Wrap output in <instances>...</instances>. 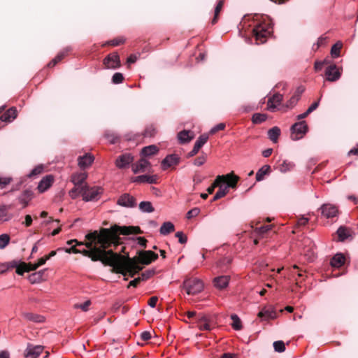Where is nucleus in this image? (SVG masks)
<instances>
[{
	"label": "nucleus",
	"mask_w": 358,
	"mask_h": 358,
	"mask_svg": "<svg viewBox=\"0 0 358 358\" xmlns=\"http://www.w3.org/2000/svg\"><path fill=\"white\" fill-rule=\"evenodd\" d=\"M137 229L133 227L114 225L110 229L103 228L99 232L94 231L88 233L85 235V238L88 241H92V243L96 242L99 244L98 249H103V264L114 267L117 272L124 275L129 273L131 277H133L143 268L129 258L125 259L124 257L113 252L111 250H106V249L116 241L118 234L129 235L136 232Z\"/></svg>",
	"instance_id": "obj_1"
},
{
	"label": "nucleus",
	"mask_w": 358,
	"mask_h": 358,
	"mask_svg": "<svg viewBox=\"0 0 358 358\" xmlns=\"http://www.w3.org/2000/svg\"><path fill=\"white\" fill-rule=\"evenodd\" d=\"M94 157L90 153H86L83 156H80L78 158V164L82 169L89 167L94 162Z\"/></svg>",
	"instance_id": "obj_17"
},
{
	"label": "nucleus",
	"mask_w": 358,
	"mask_h": 358,
	"mask_svg": "<svg viewBox=\"0 0 358 358\" xmlns=\"http://www.w3.org/2000/svg\"><path fill=\"white\" fill-rule=\"evenodd\" d=\"M193 138L190 131L183 130L178 134V139L181 144L189 143Z\"/></svg>",
	"instance_id": "obj_31"
},
{
	"label": "nucleus",
	"mask_w": 358,
	"mask_h": 358,
	"mask_svg": "<svg viewBox=\"0 0 358 358\" xmlns=\"http://www.w3.org/2000/svg\"><path fill=\"white\" fill-rule=\"evenodd\" d=\"M134 160V155L127 152L119 155L115 159V164L119 169H125L132 164Z\"/></svg>",
	"instance_id": "obj_7"
},
{
	"label": "nucleus",
	"mask_w": 358,
	"mask_h": 358,
	"mask_svg": "<svg viewBox=\"0 0 358 358\" xmlns=\"http://www.w3.org/2000/svg\"><path fill=\"white\" fill-rule=\"evenodd\" d=\"M175 230L174 224L171 222H165L160 227L159 232L162 235H167Z\"/></svg>",
	"instance_id": "obj_36"
},
{
	"label": "nucleus",
	"mask_w": 358,
	"mask_h": 358,
	"mask_svg": "<svg viewBox=\"0 0 358 358\" xmlns=\"http://www.w3.org/2000/svg\"><path fill=\"white\" fill-rule=\"evenodd\" d=\"M200 213V209L199 208H194L191 210H189L187 214L186 217L187 219H191L196 215H198Z\"/></svg>",
	"instance_id": "obj_55"
},
{
	"label": "nucleus",
	"mask_w": 358,
	"mask_h": 358,
	"mask_svg": "<svg viewBox=\"0 0 358 358\" xmlns=\"http://www.w3.org/2000/svg\"><path fill=\"white\" fill-rule=\"evenodd\" d=\"M141 338L144 341H148L151 338V334L148 331H143L141 334Z\"/></svg>",
	"instance_id": "obj_62"
},
{
	"label": "nucleus",
	"mask_w": 358,
	"mask_h": 358,
	"mask_svg": "<svg viewBox=\"0 0 358 358\" xmlns=\"http://www.w3.org/2000/svg\"><path fill=\"white\" fill-rule=\"evenodd\" d=\"M150 165V164L147 159L141 158L135 164H132L131 170L134 173L136 174L139 172L145 171L147 167Z\"/></svg>",
	"instance_id": "obj_19"
},
{
	"label": "nucleus",
	"mask_w": 358,
	"mask_h": 358,
	"mask_svg": "<svg viewBox=\"0 0 358 358\" xmlns=\"http://www.w3.org/2000/svg\"><path fill=\"white\" fill-rule=\"evenodd\" d=\"M321 213L327 218L334 217L338 215V208L330 203H324L320 207Z\"/></svg>",
	"instance_id": "obj_13"
},
{
	"label": "nucleus",
	"mask_w": 358,
	"mask_h": 358,
	"mask_svg": "<svg viewBox=\"0 0 358 358\" xmlns=\"http://www.w3.org/2000/svg\"><path fill=\"white\" fill-rule=\"evenodd\" d=\"M267 119V115L264 113H255L252 117V122L253 124H261L266 121Z\"/></svg>",
	"instance_id": "obj_43"
},
{
	"label": "nucleus",
	"mask_w": 358,
	"mask_h": 358,
	"mask_svg": "<svg viewBox=\"0 0 358 358\" xmlns=\"http://www.w3.org/2000/svg\"><path fill=\"white\" fill-rule=\"evenodd\" d=\"M336 234L338 237V241L341 242L346 240L349 236L350 234L348 233L347 229L345 227L341 226L336 231Z\"/></svg>",
	"instance_id": "obj_40"
},
{
	"label": "nucleus",
	"mask_w": 358,
	"mask_h": 358,
	"mask_svg": "<svg viewBox=\"0 0 358 358\" xmlns=\"http://www.w3.org/2000/svg\"><path fill=\"white\" fill-rule=\"evenodd\" d=\"M208 136L207 135H201L196 141L193 149L188 153V157L194 156L199 152V149L207 142Z\"/></svg>",
	"instance_id": "obj_18"
},
{
	"label": "nucleus",
	"mask_w": 358,
	"mask_h": 358,
	"mask_svg": "<svg viewBox=\"0 0 358 358\" xmlns=\"http://www.w3.org/2000/svg\"><path fill=\"white\" fill-rule=\"evenodd\" d=\"M299 100V97H296V96H292L290 98V99L288 101V102L287 103V106L292 108L293 106H294L296 104V103L298 102Z\"/></svg>",
	"instance_id": "obj_59"
},
{
	"label": "nucleus",
	"mask_w": 358,
	"mask_h": 358,
	"mask_svg": "<svg viewBox=\"0 0 358 358\" xmlns=\"http://www.w3.org/2000/svg\"><path fill=\"white\" fill-rule=\"evenodd\" d=\"M33 196V192L30 189H25L22 192V193L19 196L18 201L20 203L22 204V208H25L27 206L29 202L31 200Z\"/></svg>",
	"instance_id": "obj_25"
},
{
	"label": "nucleus",
	"mask_w": 358,
	"mask_h": 358,
	"mask_svg": "<svg viewBox=\"0 0 358 358\" xmlns=\"http://www.w3.org/2000/svg\"><path fill=\"white\" fill-rule=\"evenodd\" d=\"M176 237L178 238V242L180 244H185L187 241V236L183 234L182 231H177L176 234Z\"/></svg>",
	"instance_id": "obj_57"
},
{
	"label": "nucleus",
	"mask_w": 358,
	"mask_h": 358,
	"mask_svg": "<svg viewBox=\"0 0 358 358\" xmlns=\"http://www.w3.org/2000/svg\"><path fill=\"white\" fill-rule=\"evenodd\" d=\"M10 237L6 234L0 235V249L5 248L9 243Z\"/></svg>",
	"instance_id": "obj_50"
},
{
	"label": "nucleus",
	"mask_w": 358,
	"mask_h": 358,
	"mask_svg": "<svg viewBox=\"0 0 358 358\" xmlns=\"http://www.w3.org/2000/svg\"><path fill=\"white\" fill-rule=\"evenodd\" d=\"M54 178L52 175H47L43 177L38 182L37 189L39 192L43 193L48 190L53 182Z\"/></svg>",
	"instance_id": "obj_15"
},
{
	"label": "nucleus",
	"mask_w": 358,
	"mask_h": 358,
	"mask_svg": "<svg viewBox=\"0 0 358 358\" xmlns=\"http://www.w3.org/2000/svg\"><path fill=\"white\" fill-rule=\"evenodd\" d=\"M22 315L25 320L35 323H42L45 321V317L43 315L38 314L24 312L22 313Z\"/></svg>",
	"instance_id": "obj_26"
},
{
	"label": "nucleus",
	"mask_w": 358,
	"mask_h": 358,
	"mask_svg": "<svg viewBox=\"0 0 358 358\" xmlns=\"http://www.w3.org/2000/svg\"><path fill=\"white\" fill-rule=\"evenodd\" d=\"M293 166H294L293 163L287 162V161H283V162L281 164H280L278 169L281 173H286V172L290 171Z\"/></svg>",
	"instance_id": "obj_48"
},
{
	"label": "nucleus",
	"mask_w": 358,
	"mask_h": 358,
	"mask_svg": "<svg viewBox=\"0 0 358 358\" xmlns=\"http://www.w3.org/2000/svg\"><path fill=\"white\" fill-rule=\"evenodd\" d=\"M136 241H137V243L139 245H141L143 248L146 247L147 240L145 238L139 236V237L136 238Z\"/></svg>",
	"instance_id": "obj_63"
},
{
	"label": "nucleus",
	"mask_w": 358,
	"mask_h": 358,
	"mask_svg": "<svg viewBox=\"0 0 358 358\" xmlns=\"http://www.w3.org/2000/svg\"><path fill=\"white\" fill-rule=\"evenodd\" d=\"M71 48L70 47H66L62 51L59 52L57 56L52 59L48 64V67L55 66L59 62H60L66 55L71 51Z\"/></svg>",
	"instance_id": "obj_29"
},
{
	"label": "nucleus",
	"mask_w": 358,
	"mask_h": 358,
	"mask_svg": "<svg viewBox=\"0 0 358 358\" xmlns=\"http://www.w3.org/2000/svg\"><path fill=\"white\" fill-rule=\"evenodd\" d=\"M228 190L227 187L222 185L220 186L219 190L216 192V194L213 197L211 202L218 200L219 199L224 196L227 194Z\"/></svg>",
	"instance_id": "obj_46"
},
{
	"label": "nucleus",
	"mask_w": 358,
	"mask_h": 358,
	"mask_svg": "<svg viewBox=\"0 0 358 358\" xmlns=\"http://www.w3.org/2000/svg\"><path fill=\"white\" fill-rule=\"evenodd\" d=\"M159 151L158 148L155 145H150L144 147L141 152V154L144 157H149L155 155Z\"/></svg>",
	"instance_id": "obj_35"
},
{
	"label": "nucleus",
	"mask_w": 358,
	"mask_h": 358,
	"mask_svg": "<svg viewBox=\"0 0 358 358\" xmlns=\"http://www.w3.org/2000/svg\"><path fill=\"white\" fill-rule=\"evenodd\" d=\"M139 210L142 213H150L155 210L154 207L152 206L151 202L150 201H141L139 203Z\"/></svg>",
	"instance_id": "obj_38"
},
{
	"label": "nucleus",
	"mask_w": 358,
	"mask_h": 358,
	"mask_svg": "<svg viewBox=\"0 0 358 358\" xmlns=\"http://www.w3.org/2000/svg\"><path fill=\"white\" fill-rule=\"evenodd\" d=\"M282 101V95L276 93L273 94L271 97H270L268 100L267 106L268 109L273 110L276 108L277 106L280 105L281 103V101Z\"/></svg>",
	"instance_id": "obj_24"
},
{
	"label": "nucleus",
	"mask_w": 358,
	"mask_h": 358,
	"mask_svg": "<svg viewBox=\"0 0 358 358\" xmlns=\"http://www.w3.org/2000/svg\"><path fill=\"white\" fill-rule=\"evenodd\" d=\"M196 325L201 331H210L211 326L208 322V320L206 316L201 315L197 318Z\"/></svg>",
	"instance_id": "obj_28"
},
{
	"label": "nucleus",
	"mask_w": 358,
	"mask_h": 358,
	"mask_svg": "<svg viewBox=\"0 0 358 358\" xmlns=\"http://www.w3.org/2000/svg\"><path fill=\"white\" fill-rule=\"evenodd\" d=\"M280 129L278 127H273L268 129V138L273 143H276L280 135Z\"/></svg>",
	"instance_id": "obj_34"
},
{
	"label": "nucleus",
	"mask_w": 358,
	"mask_h": 358,
	"mask_svg": "<svg viewBox=\"0 0 358 358\" xmlns=\"http://www.w3.org/2000/svg\"><path fill=\"white\" fill-rule=\"evenodd\" d=\"M131 181L135 183L156 184L157 176L141 175L131 178Z\"/></svg>",
	"instance_id": "obj_16"
},
{
	"label": "nucleus",
	"mask_w": 358,
	"mask_h": 358,
	"mask_svg": "<svg viewBox=\"0 0 358 358\" xmlns=\"http://www.w3.org/2000/svg\"><path fill=\"white\" fill-rule=\"evenodd\" d=\"M273 345L275 351L277 352H282L285 350V343L282 341H275Z\"/></svg>",
	"instance_id": "obj_51"
},
{
	"label": "nucleus",
	"mask_w": 358,
	"mask_h": 358,
	"mask_svg": "<svg viewBox=\"0 0 358 358\" xmlns=\"http://www.w3.org/2000/svg\"><path fill=\"white\" fill-rule=\"evenodd\" d=\"M45 271L46 269H42L37 272L32 273L28 277L29 281L31 284L39 283L45 280Z\"/></svg>",
	"instance_id": "obj_20"
},
{
	"label": "nucleus",
	"mask_w": 358,
	"mask_h": 358,
	"mask_svg": "<svg viewBox=\"0 0 358 358\" xmlns=\"http://www.w3.org/2000/svg\"><path fill=\"white\" fill-rule=\"evenodd\" d=\"M345 263V257L342 253L336 254L331 259L330 264L332 267L340 268Z\"/></svg>",
	"instance_id": "obj_30"
},
{
	"label": "nucleus",
	"mask_w": 358,
	"mask_h": 358,
	"mask_svg": "<svg viewBox=\"0 0 358 358\" xmlns=\"http://www.w3.org/2000/svg\"><path fill=\"white\" fill-rule=\"evenodd\" d=\"M155 273H156L155 268H150V269H148V270L145 271L144 272H143L141 274L140 278H141V281H145V280H148L149 278H150L152 276H153Z\"/></svg>",
	"instance_id": "obj_47"
},
{
	"label": "nucleus",
	"mask_w": 358,
	"mask_h": 358,
	"mask_svg": "<svg viewBox=\"0 0 358 358\" xmlns=\"http://www.w3.org/2000/svg\"><path fill=\"white\" fill-rule=\"evenodd\" d=\"M103 64L106 69H118L120 66V59L119 55L117 52L109 54L104 58Z\"/></svg>",
	"instance_id": "obj_8"
},
{
	"label": "nucleus",
	"mask_w": 358,
	"mask_h": 358,
	"mask_svg": "<svg viewBox=\"0 0 358 358\" xmlns=\"http://www.w3.org/2000/svg\"><path fill=\"white\" fill-rule=\"evenodd\" d=\"M224 182L227 180V182L224 185L225 187H227V189L228 190L229 188H236V184L238 181L239 180V177L238 176H236L234 174L233 172L228 173L227 175H224Z\"/></svg>",
	"instance_id": "obj_23"
},
{
	"label": "nucleus",
	"mask_w": 358,
	"mask_h": 358,
	"mask_svg": "<svg viewBox=\"0 0 358 358\" xmlns=\"http://www.w3.org/2000/svg\"><path fill=\"white\" fill-rule=\"evenodd\" d=\"M43 346L41 345H34L28 343L24 350L25 358H38L43 351Z\"/></svg>",
	"instance_id": "obj_11"
},
{
	"label": "nucleus",
	"mask_w": 358,
	"mask_h": 358,
	"mask_svg": "<svg viewBox=\"0 0 358 358\" xmlns=\"http://www.w3.org/2000/svg\"><path fill=\"white\" fill-rule=\"evenodd\" d=\"M231 319L232 320L231 326L234 328V329L238 331L241 330L242 328L241 321L238 316L236 314H232L231 315Z\"/></svg>",
	"instance_id": "obj_44"
},
{
	"label": "nucleus",
	"mask_w": 358,
	"mask_h": 358,
	"mask_svg": "<svg viewBox=\"0 0 358 358\" xmlns=\"http://www.w3.org/2000/svg\"><path fill=\"white\" fill-rule=\"evenodd\" d=\"M47 261H48V258H45V257H44L39 259L37 263L24 264V266L26 267L25 271L27 272H29L31 271H35L39 266L45 264Z\"/></svg>",
	"instance_id": "obj_32"
},
{
	"label": "nucleus",
	"mask_w": 358,
	"mask_h": 358,
	"mask_svg": "<svg viewBox=\"0 0 358 358\" xmlns=\"http://www.w3.org/2000/svg\"><path fill=\"white\" fill-rule=\"evenodd\" d=\"M123 80V74L120 72L115 73L112 77V83L115 85L122 83Z\"/></svg>",
	"instance_id": "obj_52"
},
{
	"label": "nucleus",
	"mask_w": 358,
	"mask_h": 358,
	"mask_svg": "<svg viewBox=\"0 0 358 358\" xmlns=\"http://www.w3.org/2000/svg\"><path fill=\"white\" fill-rule=\"evenodd\" d=\"M90 304H91L90 301L87 300V301H85L83 303H81V304L76 303V304H75L74 305V308H76V309L80 308L82 310L86 312V311L88 310L89 306H90Z\"/></svg>",
	"instance_id": "obj_53"
},
{
	"label": "nucleus",
	"mask_w": 358,
	"mask_h": 358,
	"mask_svg": "<svg viewBox=\"0 0 358 358\" xmlns=\"http://www.w3.org/2000/svg\"><path fill=\"white\" fill-rule=\"evenodd\" d=\"M253 36L257 44L264 43L271 33V28L266 23H258L252 29Z\"/></svg>",
	"instance_id": "obj_4"
},
{
	"label": "nucleus",
	"mask_w": 358,
	"mask_h": 358,
	"mask_svg": "<svg viewBox=\"0 0 358 358\" xmlns=\"http://www.w3.org/2000/svg\"><path fill=\"white\" fill-rule=\"evenodd\" d=\"M117 204L128 208H135L137 205L136 199L128 193L122 194L118 198Z\"/></svg>",
	"instance_id": "obj_9"
},
{
	"label": "nucleus",
	"mask_w": 358,
	"mask_h": 358,
	"mask_svg": "<svg viewBox=\"0 0 358 358\" xmlns=\"http://www.w3.org/2000/svg\"><path fill=\"white\" fill-rule=\"evenodd\" d=\"M342 74V68H338L335 64H331L325 69V76L327 80L329 82H336L338 80Z\"/></svg>",
	"instance_id": "obj_6"
},
{
	"label": "nucleus",
	"mask_w": 358,
	"mask_h": 358,
	"mask_svg": "<svg viewBox=\"0 0 358 358\" xmlns=\"http://www.w3.org/2000/svg\"><path fill=\"white\" fill-rule=\"evenodd\" d=\"M224 0H220L217 2V3L215 8L214 17L213 18V20L211 21V23L213 24H215L217 22V16L224 6Z\"/></svg>",
	"instance_id": "obj_45"
},
{
	"label": "nucleus",
	"mask_w": 358,
	"mask_h": 358,
	"mask_svg": "<svg viewBox=\"0 0 358 358\" xmlns=\"http://www.w3.org/2000/svg\"><path fill=\"white\" fill-rule=\"evenodd\" d=\"M188 295H195L203 289V283L199 278H186L182 285Z\"/></svg>",
	"instance_id": "obj_3"
},
{
	"label": "nucleus",
	"mask_w": 358,
	"mask_h": 358,
	"mask_svg": "<svg viewBox=\"0 0 358 358\" xmlns=\"http://www.w3.org/2000/svg\"><path fill=\"white\" fill-rule=\"evenodd\" d=\"M275 313L268 309H262L259 313L258 317L262 320H267L268 319L275 317Z\"/></svg>",
	"instance_id": "obj_39"
},
{
	"label": "nucleus",
	"mask_w": 358,
	"mask_h": 358,
	"mask_svg": "<svg viewBox=\"0 0 358 358\" xmlns=\"http://www.w3.org/2000/svg\"><path fill=\"white\" fill-rule=\"evenodd\" d=\"M85 187L84 186H75L73 189H71L69 194L71 199H75L79 195H82L83 196V192H85Z\"/></svg>",
	"instance_id": "obj_37"
},
{
	"label": "nucleus",
	"mask_w": 358,
	"mask_h": 358,
	"mask_svg": "<svg viewBox=\"0 0 358 358\" xmlns=\"http://www.w3.org/2000/svg\"><path fill=\"white\" fill-rule=\"evenodd\" d=\"M221 183H224V176H218L211 186L208 187L207 192L208 194H212L216 187L219 186Z\"/></svg>",
	"instance_id": "obj_42"
},
{
	"label": "nucleus",
	"mask_w": 358,
	"mask_h": 358,
	"mask_svg": "<svg viewBox=\"0 0 358 358\" xmlns=\"http://www.w3.org/2000/svg\"><path fill=\"white\" fill-rule=\"evenodd\" d=\"M271 166L269 165H264L256 173V180L259 182L264 179L265 176L270 173Z\"/></svg>",
	"instance_id": "obj_33"
},
{
	"label": "nucleus",
	"mask_w": 358,
	"mask_h": 358,
	"mask_svg": "<svg viewBox=\"0 0 358 358\" xmlns=\"http://www.w3.org/2000/svg\"><path fill=\"white\" fill-rule=\"evenodd\" d=\"M226 125L224 123H219L213 127L210 130V134H214L218 131L224 130Z\"/></svg>",
	"instance_id": "obj_56"
},
{
	"label": "nucleus",
	"mask_w": 358,
	"mask_h": 358,
	"mask_svg": "<svg viewBox=\"0 0 358 358\" xmlns=\"http://www.w3.org/2000/svg\"><path fill=\"white\" fill-rule=\"evenodd\" d=\"M230 280L229 275H220L214 278V286L220 289L227 287L229 285Z\"/></svg>",
	"instance_id": "obj_21"
},
{
	"label": "nucleus",
	"mask_w": 358,
	"mask_h": 358,
	"mask_svg": "<svg viewBox=\"0 0 358 358\" xmlns=\"http://www.w3.org/2000/svg\"><path fill=\"white\" fill-rule=\"evenodd\" d=\"M157 301H158V298L157 296H152L150 299L148 305L151 308H155L156 306Z\"/></svg>",
	"instance_id": "obj_64"
},
{
	"label": "nucleus",
	"mask_w": 358,
	"mask_h": 358,
	"mask_svg": "<svg viewBox=\"0 0 358 358\" xmlns=\"http://www.w3.org/2000/svg\"><path fill=\"white\" fill-rule=\"evenodd\" d=\"M17 117V110L15 107H11L7 110L0 117V121L4 122H10Z\"/></svg>",
	"instance_id": "obj_22"
},
{
	"label": "nucleus",
	"mask_w": 358,
	"mask_h": 358,
	"mask_svg": "<svg viewBox=\"0 0 358 358\" xmlns=\"http://www.w3.org/2000/svg\"><path fill=\"white\" fill-rule=\"evenodd\" d=\"M343 44L341 41H338L334 44L331 48V55L333 58L336 59L340 57L341 49Z\"/></svg>",
	"instance_id": "obj_41"
},
{
	"label": "nucleus",
	"mask_w": 358,
	"mask_h": 358,
	"mask_svg": "<svg viewBox=\"0 0 358 358\" xmlns=\"http://www.w3.org/2000/svg\"><path fill=\"white\" fill-rule=\"evenodd\" d=\"M87 178V175L85 173H77L71 176V181L75 186H84V182Z\"/></svg>",
	"instance_id": "obj_27"
},
{
	"label": "nucleus",
	"mask_w": 358,
	"mask_h": 358,
	"mask_svg": "<svg viewBox=\"0 0 358 358\" xmlns=\"http://www.w3.org/2000/svg\"><path fill=\"white\" fill-rule=\"evenodd\" d=\"M180 158L177 154H171L168 155L162 161V168L163 170H166L168 168L177 165L180 163Z\"/></svg>",
	"instance_id": "obj_12"
},
{
	"label": "nucleus",
	"mask_w": 358,
	"mask_h": 358,
	"mask_svg": "<svg viewBox=\"0 0 358 358\" xmlns=\"http://www.w3.org/2000/svg\"><path fill=\"white\" fill-rule=\"evenodd\" d=\"M73 243H76V245H85L87 247V250L84 249L80 250V252L84 256L90 257L94 262L101 261L102 263H103V255L104 252L103 249H98L96 245H93L92 241H90L85 243L79 242L76 239H72L67 241L68 245H71Z\"/></svg>",
	"instance_id": "obj_2"
},
{
	"label": "nucleus",
	"mask_w": 358,
	"mask_h": 358,
	"mask_svg": "<svg viewBox=\"0 0 358 358\" xmlns=\"http://www.w3.org/2000/svg\"><path fill=\"white\" fill-rule=\"evenodd\" d=\"M206 160V157L205 156H200L195 159V160L194 161V164L195 166H200L205 163Z\"/></svg>",
	"instance_id": "obj_58"
},
{
	"label": "nucleus",
	"mask_w": 358,
	"mask_h": 358,
	"mask_svg": "<svg viewBox=\"0 0 358 358\" xmlns=\"http://www.w3.org/2000/svg\"><path fill=\"white\" fill-rule=\"evenodd\" d=\"M158 258V255L152 250H143L138 252L139 262L144 265H148Z\"/></svg>",
	"instance_id": "obj_10"
},
{
	"label": "nucleus",
	"mask_w": 358,
	"mask_h": 358,
	"mask_svg": "<svg viewBox=\"0 0 358 358\" xmlns=\"http://www.w3.org/2000/svg\"><path fill=\"white\" fill-rule=\"evenodd\" d=\"M43 170H44L43 165H42V164L37 165L28 174V177L32 178V177L36 176L42 173Z\"/></svg>",
	"instance_id": "obj_49"
},
{
	"label": "nucleus",
	"mask_w": 358,
	"mask_h": 358,
	"mask_svg": "<svg viewBox=\"0 0 358 358\" xmlns=\"http://www.w3.org/2000/svg\"><path fill=\"white\" fill-rule=\"evenodd\" d=\"M124 38H115L113 40H111L109 42V44H110L111 45H113V46H117L120 44L124 43Z\"/></svg>",
	"instance_id": "obj_61"
},
{
	"label": "nucleus",
	"mask_w": 358,
	"mask_h": 358,
	"mask_svg": "<svg viewBox=\"0 0 358 358\" xmlns=\"http://www.w3.org/2000/svg\"><path fill=\"white\" fill-rule=\"evenodd\" d=\"M291 139L292 141H298L301 139L308 132V127L306 121H299L292 125L291 128Z\"/></svg>",
	"instance_id": "obj_5"
},
{
	"label": "nucleus",
	"mask_w": 358,
	"mask_h": 358,
	"mask_svg": "<svg viewBox=\"0 0 358 358\" xmlns=\"http://www.w3.org/2000/svg\"><path fill=\"white\" fill-rule=\"evenodd\" d=\"M271 229V225H264L257 229V233L260 235H263Z\"/></svg>",
	"instance_id": "obj_60"
},
{
	"label": "nucleus",
	"mask_w": 358,
	"mask_h": 358,
	"mask_svg": "<svg viewBox=\"0 0 358 358\" xmlns=\"http://www.w3.org/2000/svg\"><path fill=\"white\" fill-rule=\"evenodd\" d=\"M85 192H83V201H91L95 200L99 194V188L98 187H93L90 188L87 185H85Z\"/></svg>",
	"instance_id": "obj_14"
},
{
	"label": "nucleus",
	"mask_w": 358,
	"mask_h": 358,
	"mask_svg": "<svg viewBox=\"0 0 358 358\" xmlns=\"http://www.w3.org/2000/svg\"><path fill=\"white\" fill-rule=\"evenodd\" d=\"M11 181V177H0V188H5Z\"/></svg>",
	"instance_id": "obj_54"
}]
</instances>
